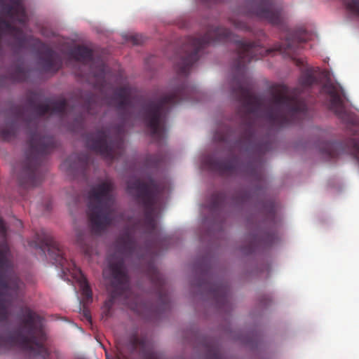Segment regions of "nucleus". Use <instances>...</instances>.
Instances as JSON below:
<instances>
[{
  "instance_id": "nucleus-1",
  "label": "nucleus",
  "mask_w": 359,
  "mask_h": 359,
  "mask_svg": "<svg viewBox=\"0 0 359 359\" xmlns=\"http://www.w3.org/2000/svg\"><path fill=\"white\" fill-rule=\"evenodd\" d=\"M311 36V34L302 28L289 31L284 43L277 45L274 50L294 59L302 45L310 40ZM226 41H233L236 46V55L232 65L231 93L241 104L240 111H243L245 119L254 116L264 119L273 127L283 128L306 118L307 107L301 97L300 88H309L317 81L313 72L306 69L302 72L298 88L290 89L284 84L273 86L265 104L253 93V84L247 76L246 66L251 61L269 55L273 49H266L259 42L234 39L231 32L224 27H210L203 36L186 38L182 51L175 61L177 75L187 76L193 65L198 60L200 52L208 45Z\"/></svg>"
},
{
  "instance_id": "nucleus-2",
  "label": "nucleus",
  "mask_w": 359,
  "mask_h": 359,
  "mask_svg": "<svg viewBox=\"0 0 359 359\" xmlns=\"http://www.w3.org/2000/svg\"><path fill=\"white\" fill-rule=\"evenodd\" d=\"M115 247V252L108 257L113 290L109 298L104 302L102 315L106 318L111 316L114 301L120 298L123 300V304L146 320H150L159 317L170 307V298L163 275L154 264L148 266L147 274L156 290V305L151 302L143 301L139 296H135L130 288L126 263L135 258L140 259V257L137 245L129 229L125 230L119 236Z\"/></svg>"
},
{
  "instance_id": "nucleus-3",
  "label": "nucleus",
  "mask_w": 359,
  "mask_h": 359,
  "mask_svg": "<svg viewBox=\"0 0 359 359\" xmlns=\"http://www.w3.org/2000/svg\"><path fill=\"white\" fill-rule=\"evenodd\" d=\"M67 107V101L63 98L49 104H41L39 95L32 92L27 95L25 106L13 109L17 118L25 122L29 135V149L18 175L21 187L34 188L41 183L45 174L46 156L57 145L55 138L40 128L39 120L46 114L64 116Z\"/></svg>"
},
{
  "instance_id": "nucleus-4",
  "label": "nucleus",
  "mask_w": 359,
  "mask_h": 359,
  "mask_svg": "<svg viewBox=\"0 0 359 359\" xmlns=\"http://www.w3.org/2000/svg\"><path fill=\"white\" fill-rule=\"evenodd\" d=\"M214 140L229 144L231 152L238 151L241 154H246L259 160L243 165L240 163L237 156H233L229 160H219L212 155H208L202 161L205 168L211 171L218 172L221 175H245L257 180L261 178L262 165L260 159L271 149L272 145L268 141L263 142L257 139L252 122L249 121L239 139L233 144H231V130L227 128L222 131H217L214 135Z\"/></svg>"
},
{
  "instance_id": "nucleus-5",
  "label": "nucleus",
  "mask_w": 359,
  "mask_h": 359,
  "mask_svg": "<svg viewBox=\"0 0 359 359\" xmlns=\"http://www.w3.org/2000/svg\"><path fill=\"white\" fill-rule=\"evenodd\" d=\"M197 93L194 88L184 83L161 98L142 105L143 121L156 142H160L165 136V120L170 108L183 100H194Z\"/></svg>"
},
{
  "instance_id": "nucleus-6",
  "label": "nucleus",
  "mask_w": 359,
  "mask_h": 359,
  "mask_svg": "<svg viewBox=\"0 0 359 359\" xmlns=\"http://www.w3.org/2000/svg\"><path fill=\"white\" fill-rule=\"evenodd\" d=\"M29 45L41 50L39 65L44 72L56 73L62 67L60 55L41 41L27 36L22 29L16 27L11 22L0 16V55L6 48L19 52Z\"/></svg>"
},
{
  "instance_id": "nucleus-7",
  "label": "nucleus",
  "mask_w": 359,
  "mask_h": 359,
  "mask_svg": "<svg viewBox=\"0 0 359 359\" xmlns=\"http://www.w3.org/2000/svg\"><path fill=\"white\" fill-rule=\"evenodd\" d=\"M42 320V318L35 312L26 309L20 329L15 333L0 334V346L11 348L17 345L30 355L46 359L48 351L44 346L46 335Z\"/></svg>"
},
{
  "instance_id": "nucleus-8",
  "label": "nucleus",
  "mask_w": 359,
  "mask_h": 359,
  "mask_svg": "<svg viewBox=\"0 0 359 359\" xmlns=\"http://www.w3.org/2000/svg\"><path fill=\"white\" fill-rule=\"evenodd\" d=\"M114 189L113 182L106 180L93 186L88 191L87 213L94 233H101L116 220Z\"/></svg>"
},
{
  "instance_id": "nucleus-9",
  "label": "nucleus",
  "mask_w": 359,
  "mask_h": 359,
  "mask_svg": "<svg viewBox=\"0 0 359 359\" xmlns=\"http://www.w3.org/2000/svg\"><path fill=\"white\" fill-rule=\"evenodd\" d=\"M36 240L34 241L35 247L42 250L45 254L46 249L54 264L60 266L65 276L69 274L79 285L81 294L83 297L84 304L92 302L93 293L88 283L87 278L81 270L72 260H69L60 245L55 241L51 234L45 229H41L36 233Z\"/></svg>"
},
{
  "instance_id": "nucleus-10",
  "label": "nucleus",
  "mask_w": 359,
  "mask_h": 359,
  "mask_svg": "<svg viewBox=\"0 0 359 359\" xmlns=\"http://www.w3.org/2000/svg\"><path fill=\"white\" fill-rule=\"evenodd\" d=\"M127 189L144 208V226L146 231L149 233H154L157 229V223L154 217L156 206L161 193L159 184L151 177H149L147 181L135 179L128 182Z\"/></svg>"
},
{
  "instance_id": "nucleus-11",
  "label": "nucleus",
  "mask_w": 359,
  "mask_h": 359,
  "mask_svg": "<svg viewBox=\"0 0 359 359\" xmlns=\"http://www.w3.org/2000/svg\"><path fill=\"white\" fill-rule=\"evenodd\" d=\"M9 249L6 243L0 245V322H7L9 318L8 305L16 299L22 283L13 269L8 258Z\"/></svg>"
},
{
  "instance_id": "nucleus-12",
  "label": "nucleus",
  "mask_w": 359,
  "mask_h": 359,
  "mask_svg": "<svg viewBox=\"0 0 359 359\" xmlns=\"http://www.w3.org/2000/svg\"><path fill=\"white\" fill-rule=\"evenodd\" d=\"M86 144L90 150L108 161L117 159L123 152V140L119 136L112 139L109 131L104 128L87 134Z\"/></svg>"
},
{
  "instance_id": "nucleus-13",
  "label": "nucleus",
  "mask_w": 359,
  "mask_h": 359,
  "mask_svg": "<svg viewBox=\"0 0 359 359\" xmlns=\"http://www.w3.org/2000/svg\"><path fill=\"white\" fill-rule=\"evenodd\" d=\"M248 15L273 25H280L283 22L282 6L274 0H253Z\"/></svg>"
},
{
  "instance_id": "nucleus-14",
  "label": "nucleus",
  "mask_w": 359,
  "mask_h": 359,
  "mask_svg": "<svg viewBox=\"0 0 359 359\" xmlns=\"http://www.w3.org/2000/svg\"><path fill=\"white\" fill-rule=\"evenodd\" d=\"M323 90L330 96L329 108L343 122L348 124L354 123V116L348 111L344 105L339 88L333 83H326L323 86Z\"/></svg>"
},
{
  "instance_id": "nucleus-15",
  "label": "nucleus",
  "mask_w": 359,
  "mask_h": 359,
  "mask_svg": "<svg viewBox=\"0 0 359 359\" xmlns=\"http://www.w3.org/2000/svg\"><path fill=\"white\" fill-rule=\"evenodd\" d=\"M198 286L202 289H207L213 297L217 306L225 309L230 306V294L228 285L223 282L204 283L200 282Z\"/></svg>"
},
{
  "instance_id": "nucleus-16",
  "label": "nucleus",
  "mask_w": 359,
  "mask_h": 359,
  "mask_svg": "<svg viewBox=\"0 0 359 359\" xmlns=\"http://www.w3.org/2000/svg\"><path fill=\"white\" fill-rule=\"evenodd\" d=\"M0 13L22 25L27 21L22 0H0Z\"/></svg>"
},
{
  "instance_id": "nucleus-17",
  "label": "nucleus",
  "mask_w": 359,
  "mask_h": 359,
  "mask_svg": "<svg viewBox=\"0 0 359 359\" xmlns=\"http://www.w3.org/2000/svg\"><path fill=\"white\" fill-rule=\"evenodd\" d=\"M131 90L129 86L117 88L111 98L109 104L116 107L117 111L123 119H126L129 114L130 106V95Z\"/></svg>"
},
{
  "instance_id": "nucleus-18",
  "label": "nucleus",
  "mask_w": 359,
  "mask_h": 359,
  "mask_svg": "<svg viewBox=\"0 0 359 359\" xmlns=\"http://www.w3.org/2000/svg\"><path fill=\"white\" fill-rule=\"evenodd\" d=\"M90 158L88 154L74 153L71 154L62 164V168L72 174L85 175Z\"/></svg>"
},
{
  "instance_id": "nucleus-19",
  "label": "nucleus",
  "mask_w": 359,
  "mask_h": 359,
  "mask_svg": "<svg viewBox=\"0 0 359 359\" xmlns=\"http://www.w3.org/2000/svg\"><path fill=\"white\" fill-rule=\"evenodd\" d=\"M278 236L275 232H262L261 235H255L249 238L248 245L243 246L242 252L245 255L255 252L262 246H270L277 240Z\"/></svg>"
},
{
  "instance_id": "nucleus-20",
  "label": "nucleus",
  "mask_w": 359,
  "mask_h": 359,
  "mask_svg": "<svg viewBox=\"0 0 359 359\" xmlns=\"http://www.w3.org/2000/svg\"><path fill=\"white\" fill-rule=\"evenodd\" d=\"M68 55L70 58L83 64H87L93 60L92 50L83 46H76L72 48Z\"/></svg>"
},
{
  "instance_id": "nucleus-21",
  "label": "nucleus",
  "mask_w": 359,
  "mask_h": 359,
  "mask_svg": "<svg viewBox=\"0 0 359 359\" xmlns=\"http://www.w3.org/2000/svg\"><path fill=\"white\" fill-rule=\"evenodd\" d=\"M130 345L133 351H139L146 359H155L154 356L146 352L147 339L140 337L137 334H133L130 339Z\"/></svg>"
},
{
  "instance_id": "nucleus-22",
  "label": "nucleus",
  "mask_w": 359,
  "mask_h": 359,
  "mask_svg": "<svg viewBox=\"0 0 359 359\" xmlns=\"http://www.w3.org/2000/svg\"><path fill=\"white\" fill-rule=\"evenodd\" d=\"M227 203L229 200L224 192H215L210 198L208 208L212 212L215 213L219 212Z\"/></svg>"
},
{
  "instance_id": "nucleus-23",
  "label": "nucleus",
  "mask_w": 359,
  "mask_h": 359,
  "mask_svg": "<svg viewBox=\"0 0 359 359\" xmlns=\"http://www.w3.org/2000/svg\"><path fill=\"white\" fill-rule=\"evenodd\" d=\"M91 240V237L83 231H79L76 234V243L83 252L87 256H90L93 251Z\"/></svg>"
},
{
  "instance_id": "nucleus-24",
  "label": "nucleus",
  "mask_w": 359,
  "mask_h": 359,
  "mask_svg": "<svg viewBox=\"0 0 359 359\" xmlns=\"http://www.w3.org/2000/svg\"><path fill=\"white\" fill-rule=\"evenodd\" d=\"M341 148V144L337 142H326L323 143L320 149L322 154L330 158H336L339 155L338 149Z\"/></svg>"
},
{
  "instance_id": "nucleus-25",
  "label": "nucleus",
  "mask_w": 359,
  "mask_h": 359,
  "mask_svg": "<svg viewBox=\"0 0 359 359\" xmlns=\"http://www.w3.org/2000/svg\"><path fill=\"white\" fill-rule=\"evenodd\" d=\"M29 72L22 66H17L9 74L10 79L15 82H23L27 81Z\"/></svg>"
},
{
  "instance_id": "nucleus-26",
  "label": "nucleus",
  "mask_w": 359,
  "mask_h": 359,
  "mask_svg": "<svg viewBox=\"0 0 359 359\" xmlns=\"http://www.w3.org/2000/svg\"><path fill=\"white\" fill-rule=\"evenodd\" d=\"M251 201L250 194L244 190L238 191L232 196L230 203L234 205H240Z\"/></svg>"
},
{
  "instance_id": "nucleus-27",
  "label": "nucleus",
  "mask_w": 359,
  "mask_h": 359,
  "mask_svg": "<svg viewBox=\"0 0 359 359\" xmlns=\"http://www.w3.org/2000/svg\"><path fill=\"white\" fill-rule=\"evenodd\" d=\"M207 359H224L220 353L217 346L212 343H208L206 348Z\"/></svg>"
},
{
  "instance_id": "nucleus-28",
  "label": "nucleus",
  "mask_w": 359,
  "mask_h": 359,
  "mask_svg": "<svg viewBox=\"0 0 359 359\" xmlns=\"http://www.w3.org/2000/svg\"><path fill=\"white\" fill-rule=\"evenodd\" d=\"M346 9L359 18V0H342Z\"/></svg>"
},
{
  "instance_id": "nucleus-29",
  "label": "nucleus",
  "mask_w": 359,
  "mask_h": 359,
  "mask_svg": "<svg viewBox=\"0 0 359 359\" xmlns=\"http://www.w3.org/2000/svg\"><path fill=\"white\" fill-rule=\"evenodd\" d=\"M17 134V129L14 124L7 126L1 130V136L6 140H10Z\"/></svg>"
},
{
  "instance_id": "nucleus-30",
  "label": "nucleus",
  "mask_w": 359,
  "mask_h": 359,
  "mask_svg": "<svg viewBox=\"0 0 359 359\" xmlns=\"http://www.w3.org/2000/svg\"><path fill=\"white\" fill-rule=\"evenodd\" d=\"M265 212H266V218L267 219H269L270 221L273 222L276 219V206L273 203L269 202L266 204L265 207Z\"/></svg>"
},
{
  "instance_id": "nucleus-31",
  "label": "nucleus",
  "mask_w": 359,
  "mask_h": 359,
  "mask_svg": "<svg viewBox=\"0 0 359 359\" xmlns=\"http://www.w3.org/2000/svg\"><path fill=\"white\" fill-rule=\"evenodd\" d=\"M92 72L94 74L95 76L97 77L99 80L102 81L106 76L107 66L103 63H100L96 71H93L92 69Z\"/></svg>"
},
{
  "instance_id": "nucleus-32",
  "label": "nucleus",
  "mask_w": 359,
  "mask_h": 359,
  "mask_svg": "<svg viewBox=\"0 0 359 359\" xmlns=\"http://www.w3.org/2000/svg\"><path fill=\"white\" fill-rule=\"evenodd\" d=\"M163 158L160 155L149 156L147 158V163L152 167H158L163 161Z\"/></svg>"
},
{
  "instance_id": "nucleus-33",
  "label": "nucleus",
  "mask_w": 359,
  "mask_h": 359,
  "mask_svg": "<svg viewBox=\"0 0 359 359\" xmlns=\"http://www.w3.org/2000/svg\"><path fill=\"white\" fill-rule=\"evenodd\" d=\"M350 145L351 147L352 154L359 163V139H351Z\"/></svg>"
},
{
  "instance_id": "nucleus-34",
  "label": "nucleus",
  "mask_w": 359,
  "mask_h": 359,
  "mask_svg": "<svg viewBox=\"0 0 359 359\" xmlns=\"http://www.w3.org/2000/svg\"><path fill=\"white\" fill-rule=\"evenodd\" d=\"M232 25L240 30L249 31L250 29V26L245 22L238 19L232 20Z\"/></svg>"
},
{
  "instance_id": "nucleus-35",
  "label": "nucleus",
  "mask_w": 359,
  "mask_h": 359,
  "mask_svg": "<svg viewBox=\"0 0 359 359\" xmlns=\"http://www.w3.org/2000/svg\"><path fill=\"white\" fill-rule=\"evenodd\" d=\"M94 100H95V97L93 95H91L88 100L87 102H86L84 104V105L83 106V109L84 111H86V112L88 113H93L91 111L92 110V104H93V102H94Z\"/></svg>"
},
{
  "instance_id": "nucleus-36",
  "label": "nucleus",
  "mask_w": 359,
  "mask_h": 359,
  "mask_svg": "<svg viewBox=\"0 0 359 359\" xmlns=\"http://www.w3.org/2000/svg\"><path fill=\"white\" fill-rule=\"evenodd\" d=\"M130 38L134 45H139L144 42L143 36L140 34L132 35Z\"/></svg>"
},
{
  "instance_id": "nucleus-37",
  "label": "nucleus",
  "mask_w": 359,
  "mask_h": 359,
  "mask_svg": "<svg viewBox=\"0 0 359 359\" xmlns=\"http://www.w3.org/2000/svg\"><path fill=\"white\" fill-rule=\"evenodd\" d=\"M7 233V229L4 223V219L0 217V236L3 238H6Z\"/></svg>"
},
{
  "instance_id": "nucleus-38",
  "label": "nucleus",
  "mask_w": 359,
  "mask_h": 359,
  "mask_svg": "<svg viewBox=\"0 0 359 359\" xmlns=\"http://www.w3.org/2000/svg\"><path fill=\"white\" fill-rule=\"evenodd\" d=\"M75 125L78 128H83L84 126V117L83 114H79L75 118Z\"/></svg>"
},
{
  "instance_id": "nucleus-39",
  "label": "nucleus",
  "mask_w": 359,
  "mask_h": 359,
  "mask_svg": "<svg viewBox=\"0 0 359 359\" xmlns=\"http://www.w3.org/2000/svg\"><path fill=\"white\" fill-rule=\"evenodd\" d=\"M83 312L85 318L90 321L91 320V316L89 311L87 309L83 308Z\"/></svg>"
},
{
  "instance_id": "nucleus-40",
  "label": "nucleus",
  "mask_w": 359,
  "mask_h": 359,
  "mask_svg": "<svg viewBox=\"0 0 359 359\" xmlns=\"http://www.w3.org/2000/svg\"><path fill=\"white\" fill-rule=\"evenodd\" d=\"M117 359H128V358L126 356H118Z\"/></svg>"
}]
</instances>
